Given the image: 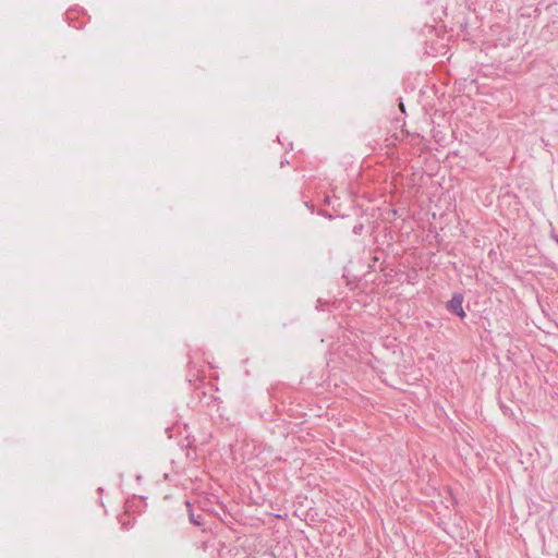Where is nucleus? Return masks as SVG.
I'll return each instance as SVG.
<instances>
[{
    "instance_id": "3",
    "label": "nucleus",
    "mask_w": 558,
    "mask_h": 558,
    "mask_svg": "<svg viewBox=\"0 0 558 558\" xmlns=\"http://www.w3.org/2000/svg\"><path fill=\"white\" fill-rule=\"evenodd\" d=\"M362 230H363V225H359V226H355V227L353 228V232H354L355 234L361 233V231H362Z\"/></svg>"
},
{
    "instance_id": "2",
    "label": "nucleus",
    "mask_w": 558,
    "mask_h": 558,
    "mask_svg": "<svg viewBox=\"0 0 558 558\" xmlns=\"http://www.w3.org/2000/svg\"><path fill=\"white\" fill-rule=\"evenodd\" d=\"M186 506L189 508L190 522L192 524L196 525V526H201L203 524V515L202 514H197V515L194 514V512L191 509L190 501H186Z\"/></svg>"
},
{
    "instance_id": "4",
    "label": "nucleus",
    "mask_w": 558,
    "mask_h": 558,
    "mask_svg": "<svg viewBox=\"0 0 558 558\" xmlns=\"http://www.w3.org/2000/svg\"><path fill=\"white\" fill-rule=\"evenodd\" d=\"M325 217H327L328 219H331L332 216L331 215H328V214H324Z\"/></svg>"
},
{
    "instance_id": "1",
    "label": "nucleus",
    "mask_w": 558,
    "mask_h": 558,
    "mask_svg": "<svg viewBox=\"0 0 558 558\" xmlns=\"http://www.w3.org/2000/svg\"><path fill=\"white\" fill-rule=\"evenodd\" d=\"M463 300H464V298H463L462 293H454L452 295L451 300L447 303V306H446L447 310L450 313L459 316L460 318H464L466 314L462 306Z\"/></svg>"
}]
</instances>
